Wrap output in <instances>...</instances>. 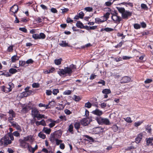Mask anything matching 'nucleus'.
Returning a JSON list of instances; mask_svg holds the SVG:
<instances>
[{
  "label": "nucleus",
  "mask_w": 153,
  "mask_h": 153,
  "mask_svg": "<svg viewBox=\"0 0 153 153\" xmlns=\"http://www.w3.org/2000/svg\"><path fill=\"white\" fill-rule=\"evenodd\" d=\"M116 8L119 12L121 13L122 17L123 19H127L131 16L132 12L125 10L123 7H117Z\"/></svg>",
  "instance_id": "f03ea898"
},
{
  "label": "nucleus",
  "mask_w": 153,
  "mask_h": 153,
  "mask_svg": "<svg viewBox=\"0 0 153 153\" xmlns=\"http://www.w3.org/2000/svg\"><path fill=\"white\" fill-rule=\"evenodd\" d=\"M96 76H97L96 75H95L94 74H92L91 75L89 79H90L91 80L95 78Z\"/></svg>",
  "instance_id": "0e129e2a"
},
{
  "label": "nucleus",
  "mask_w": 153,
  "mask_h": 153,
  "mask_svg": "<svg viewBox=\"0 0 153 153\" xmlns=\"http://www.w3.org/2000/svg\"><path fill=\"white\" fill-rule=\"evenodd\" d=\"M38 136L39 137L42 138L43 139H45L46 137L45 135L44 134L42 133L41 132H40Z\"/></svg>",
  "instance_id": "e433bc0d"
},
{
  "label": "nucleus",
  "mask_w": 153,
  "mask_h": 153,
  "mask_svg": "<svg viewBox=\"0 0 153 153\" xmlns=\"http://www.w3.org/2000/svg\"><path fill=\"white\" fill-rule=\"evenodd\" d=\"M9 72L12 74H14L17 72V70L13 68H11L9 70Z\"/></svg>",
  "instance_id": "c756f323"
},
{
  "label": "nucleus",
  "mask_w": 153,
  "mask_h": 153,
  "mask_svg": "<svg viewBox=\"0 0 153 153\" xmlns=\"http://www.w3.org/2000/svg\"><path fill=\"white\" fill-rule=\"evenodd\" d=\"M73 128V126L71 124L69 126L68 131L72 133Z\"/></svg>",
  "instance_id": "79ce46f5"
},
{
  "label": "nucleus",
  "mask_w": 153,
  "mask_h": 153,
  "mask_svg": "<svg viewBox=\"0 0 153 153\" xmlns=\"http://www.w3.org/2000/svg\"><path fill=\"white\" fill-rule=\"evenodd\" d=\"M62 60V59L61 58L56 59L54 60V62L56 65H59L61 64Z\"/></svg>",
  "instance_id": "cd10ccee"
},
{
  "label": "nucleus",
  "mask_w": 153,
  "mask_h": 153,
  "mask_svg": "<svg viewBox=\"0 0 153 153\" xmlns=\"http://www.w3.org/2000/svg\"><path fill=\"white\" fill-rule=\"evenodd\" d=\"M33 37L35 39H40L39 36V35L36 34H33L32 35Z\"/></svg>",
  "instance_id": "c03bdc74"
},
{
  "label": "nucleus",
  "mask_w": 153,
  "mask_h": 153,
  "mask_svg": "<svg viewBox=\"0 0 153 153\" xmlns=\"http://www.w3.org/2000/svg\"><path fill=\"white\" fill-rule=\"evenodd\" d=\"M112 128L115 131H117L118 130V127L116 125H114L112 127Z\"/></svg>",
  "instance_id": "e2e57ef3"
},
{
  "label": "nucleus",
  "mask_w": 153,
  "mask_h": 153,
  "mask_svg": "<svg viewBox=\"0 0 153 153\" xmlns=\"http://www.w3.org/2000/svg\"><path fill=\"white\" fill-rule=\"evenodd\" d=\"M9 114V117L8 118V121L9 122H11V121L13 120V117L16 116V114L12 110H10L8 112Z\"/></svg>",
  "instance_id": "39448f33"
},
{
  "label": "nucleus",
  "mask_w": 153,
  "mask_h": 153,
  "mask_svg": "<svg viewBox=\"0 0 153 153\" xmlns=\"http://www.w3.org/2000/svg\"><path fill=\"white\" fill-rule=\"evenodd\" d=\"M65 112L66 114L68 115H69L72 113L68 109H65Z\"/></svg>",
  "instance_id": "69168bd1"
},
{
  "label": "nucleus",
  "mask_w": 153,
  "mask_h": 153,
  "mask_svg": "<svg viewBox=\"0 0 153 153\" xmlns=\"http://www.w3.org/2000/svg\"><path fill=\"white\" fill-rule=\"evenodd\" d=\"M19 57L17 55H15L12 56L11 58L12 62H15L19 60Z\"/></svg>",
  "instance_id": "4be33fe9"
},
{
  "label": "nucleus",
  "mask_w": 153,
  "mask_h": 153,
  "mask_svg": "<svg viewBox=\"0 0 153 153\" xmlns=\"http://www.w3.org/2000/svg\"><path fill=\"white\" fill-rule=\"evenodd\" d=\"M32 139V137L31 135H28L26 137H24V139L22 140L26 142L30 141Z\"/></svg>",
  "instance_id": "b1692460"
},
{
  "label": "nucleus",
  "mask_w": 153,
  "mask_h": 153,
  "mask_svg": "<svg viewBox=\"0 0 153 153\" xmlns=\"http://www.w3.org/2000/svg\"><path fill=\"white\" fill-rule=\"evenodd\" d=\"M39 36L40 38L39 39H44L45 37V35L44 33H41L39 35Z\"/></svg>",
  "instance_id": "ea45409f"
},
{
  "label": "nucleus",
  "mask_w": 153,
  "mask_h": 153,
  "mask_svg": "<svg viewBox=\"0 0 153 153\" xmlns=\"http://www.w3.org/2000/svg\"><path fill=\"white\" fill-rule=\"evenodd\" d=\"M71 91L69 90H67L65 91L64 92V94L65 95H69L71 94Z\"/></svg>",
  "instance_id": "5fc2aeb1"
},
{
  "label": "nucleus",
  "mask_w": 153,
  "mask_h": 153,
  "mask_svg": "<svg viewBox=\"0 0 153 153\" xmlns=\"http://www.w3.org/2000/svg\"><path fill=\"white\" fill-rule=\"evenodd\" d=\"M32 91L31 90L25 91L21 94L20 97L21 98L26 97L30 95L32 93Z\"/></svg>",
  "instance_id": "9d476101"
},
{
  "label": "nucleus",
  "mask_w": 153,
  "mask_h": 153,
  "mask_svg": "<svg viewBox=\"0 0 153 153\" xmlns=\"http://www.w3.org/2000/svg\"><path fill=\"white\" fill-rule=\"evenodd\" d=\"M46 93L47 95H50L51 94L52 92L51 90H47Z\"/></svg>",
  "instance_id": "338daca9"
},
{
  "label": "nucleus",
  "mask_w": 153,
  "mask_h": 153,
  "mask_svg": "<svg viewBox=\"0 0 153 153\" xmlns=\"http://www.w3.org/2000/svg\"><path fill=\"white\" fill-rule=\"evenodd\" d=\"M1 75H4L6 77L10 76L11 75L8 72H3L2 73V74H1Z\"/></svg>",
  "instance_id": "603ef678"
},
{
  "label": "nucleus",
  "mask_w": 153,
  "mask_h": 153,
  "mask_svg": "<svg viewBox=\"0 0 153 153\" xmlns=\"http://www.w3.org/2000/svg\"><path fill=\"white\" fill-rule=\"evenodd\" d=\"M19 30L25 33H26L27 32V29L24 27H20L19 28Z\"/></svg>",
  "instance_id": "680f3d73"
},
{
  "label": "nucleus",
  "mask_w": 153,
  "mask_h": 153,
  "mask_svg": "<svg viewBox=\"0 0 153 153\" xmlns=\"http://www.w3.org/2000/svg\"><path fill=\"white\" fill-rule=\"evenodd\" d=\"M80 126V123H75L74 125L75 128L77 130H78Z\"/></svg>",
  "instance_id": "72a5a7b5"
},
{
  "label": "nucleus",
  "mask_w": 153,
  "mask_h": 153,
  "mask_svg": "<svg viewBox=\"0 0 153 153\" xmlns=\"http://www.w3.org/2000/svg\"><path fill=\"white\" fill-rule=\"evenodd\" d=\"M146 130L147 132L149 133H151L152 131V129L150 126H147L146 127Z\"/></svg>",
  "instance_id": "4c0bfd02"
},
{
  "label": "nucleus",
  "mask_w": 153,
  "mask_h": 153,
  "mask_svg": "<svg viewBox=\"0 0 153 153\" xmlns=\"http://www.w3.org/2000/svg\"><path fill=\"white\" fill-rule=\"evenodd\" d=\"M96 120L99 124H105L109 125L110 124L109 121L108 119L103 118L101 117L96 119Z\"/></svg>",
  "instance_id": "20e7f679"
},
{
  "label": "nucleus",
  "mask_w": 153,
  "mask_h": 153,
  "mask_svg": "<svg viewBox=\"0 0 153 153\" xmlns=\"http://www.w3.org/2000/svg\"><path fill=\"white\" fill-rule=\"evenodd\" d=\"M153 141V138H149L146 140V143L147 145H149L150 144L151 145H153V144H152Z\"/></svg>",
  "instance_id": "393cba45"
},
{
  "label": "nucleus",
  "mask_w": 153,
  "mask_h": 153,
  "mask_svg": "<svg viewBox=\"0 0 153 153\" xmlns=\"http://www.w3.org/2000/svg\"><path fill=\"white\" fill-rule=\"evenodd\" d=\"M92 106V104L88 102L85 104V107L88 108H90Z\"/></svg>",
  "instance_id": "473e14b6"
},
{
  "label": "nucleus",
  "mask_w": 153,
  "mask_h": 153,
  "mask_svg": "<svg viewBox=\"0 0 153 153\" xmlns=\"http://www.w3.org/2000/svg\"><path fill=\"white\" fill-rule=\"evenodd\" d=\"M143 122L141 121H138L136 122H135L134 123V126L135 127H138L140 126L142 123Z\"/></svg>",
  "instance_id": "c9c22d12"
},
{
  "label": "nucleus",
  "mask_w": 153,
  "mask_h": 153,
  "mask_svg": "<svg viewBox=\"0 0 153 153\" xmlns=\"http://www.w3.org/2000/svg\"><path fill=\"white\" fill-rule=\"evenodd\" d=\"M76 69V66L72 64L69 66L64 67L63 69H59L57 73L61 76L62 75L70 76Z\"/></svg>",
  "instance_id": "f257e3e1"
},
{
  "label": "nucleus",
  "mask_w": 153,
  "mask_h": 153,
  "mask_svg": "<svg viewBox=\"0 0 153 153\" xmlns=\"http://www.w3.org/2000/svg\"><path fill=\"white\" fill-rule=\"evenodd\" d=\"M73 100L76 101H79L81 100V98L79 96L74 95L73 98Z\"/></svg>",
  "instance_id": "7c9ffc66"
},
{
  "label": "nucleus",
  "mask_w": 153,
  "mask_h": 153,
  "mask_svg": "<svg viewBox=\"0 0 153 153\" xmlns=\"http://www.w3.org/2000/svg\"><path fill=\"white\" fill-rule=\"evenodd\" d=\"M31 109L30 108L29 106H26L25 107H24L22 109V111L24 113H26L28 111L30 110Z\"/></svg>",
  "instance_id": "412c9836"
},
{
  "label": "nucleus",
  "mask_w": 153,
  "mask_h": 153,
  "mask_svg": "<svg viewBox=\"0 0 153 153\" xmlns=\"http://www.w3.org/2000/svg\"><path fill=\"white\" fill-rule=\"evenodd\" d=\"M55 70V68H52L51 69L48 70L44 71L43 73L45 74H49L53 72Z\"/></svg>",
  "instance_id": "aec40b11"
},
{
  "label": "nucleus",
  "mask_w": 153,
  "mask_h": 153,
  "mask_svg": "<svg viewBox=\"0 0 153 153\" xmlns=\"http://www.w3.org/2000/svg\"><path fill=\"white\" fill-rule=\"evenodd\" d=\"M26 63V62L25 61H19V65L20 66H24Z\"/></svg>",
  "instance_id": "37998d69"
},
{
  "label": "nucleus",
  "mask_w": 153,
  "mask_h": 153,
  "mask_svg": "<svg viewBox=\"0 0 153 153\" xmlns=\"http://www.w3.org/2000/svg\"><path fill=\"white\" fill-rule=\"evenodd\" d=\"M76 25L78 27L80 28H83L84 27V25L83 24L82 22H80V21L77 22Z\"/></svg>",
  "instance_id": "bb28decb"
},
{
  "label": "nucleus",
  "mask_w": 153,
  "mask_h": 153,
  "mask_svg": "<svg viewBox=\"0 0 153 153\" xmlns=\"http://www.w3.org/2000/svg\"><path fill=\"white\" fill-rule=\"evenodd\" d=\"M143 137V134L142 133H140L138 135L137 137L136 138L135 142L137 143H139L141 139H142Z\"/></svg>",
  "instance_id": "dca6fc26"
},
{
  "label": "nucleus",
  "mask_w": 153,
  "mask_h": 153,
  "mask_svg": "<svg viewBox=\"0 0 153 153\" xmlns=\"http://www.w3.org/2000/svg\"><path fill=\"white\" fill-rule=\"evenodd\" d=\"M85 10L87 11L91 12L92 11L93 8L91 7H87L85 8Z\"/></svg>",
  "instance_id": "a18cd8bd"
},
{
  "label": "nucleus",
  "mask_w": 153,
  "mask_h": 153,
  "mask_svg": "<svg viewBox=\"0 0 153 153\" xmlns=\"http://www.w3.org/2000/svg\"><path fill=\"white\" fill-rule=\"evenodd\" d=\"M8 86L9 87H10L11 89L12 90L14 87V85L12 83L10 82L9 83Z\"/></svg>",
  "instance_id": "052dcab7"
},
{
  "label": "nucleus",
  "mask_w": 153,
  "mask_h": 153,
  "mask_svg": "<svg viewBox=\"0 0 153 153\" xmlns=\"http://www.w3.org/2000/svg\"><path fill=\"white\" fill-rule=\"evenodd\" d=\"M31 114L34 118L36 117L38 120L42 118H46L44 115L40 114L39 111L36 108H32Z\"/></svg>",
  "instance_id": "7ed1b4c3"
},
{
  "label": "nucleus",
  "mask_w": 153,
  "mask_h": 153,
  "mask_svg": "<svg viewBox=\"0 0 153 153\" xmlns=\"http://www.w3.org/2000/svg\"><path fill=\"white\" fill-rule=\"evenodd\" d=\"M19 141L20 144V146L23 148H27L29 145V143H27L26 142L24 141L22 139H19Z\"/></svg>",
  "instance_id": "423d86ee"
},
{
  "label": "nucleus",
  "mask_w": 153,
  "mask_h": 153,
  "mask_svg": "<svg viewBox=\"0 0 153 153\" xmlns=\"http://www.w3.org/2000/svg\"><path fill=\"white\" fill-rule=\"evenodd\" d=\"M124 119L125 121L128 123H131L132 122L131 118L130 117H127L126 118H124Z\"/></svg>",
  "instance_id": "f704fd0d"
},
{
  "label": "nucleus",
  "mask_w": 153,
  "mask_h": 153,
  "mask_svg": "<svg viewBox=\"0 0 153 153\" xmlns=\"http://www.w3.org/2000/svg\"><path fill=\"white\" fill-rule=\"evenodd\" d=\"M36 124L37 126H38L40 125H41L43 126H45L46 125L45 122L44 120H42L40 121L36 122Z\"/></svg>",
  "instance_id": "6ab92c4d"
},
{
  "label": "nucleus",
  "mask_w": 153,
  "mask_h": 153,
  "mask_svg": "<svg viewBox=\"0 0 153 153\" xmlns=\"http://www.w3.org/2000/svg\"><path fill=\"white\" fill-rule=\"evenodd\" d=\"M110 15V13H109L107 12L103 16L106 19H107L109 18Z\"/></svg>",
  "instance_id": "13d9d810"
},
{
  "label": "nucleus",
  "mask_w": 153,
  "mask_h": 153,
  "mask_svg": "<svg viewBox=\"0 0 153 153\" xmlns=\"http://www.w3.org/2000/svg\"><path fill=\"white\" fill-rule=\"evenodd\" d=\"M36 20L38 23H41L42 22V20L39 17H38L36 19Z\"/></svg>",
  "instance_id": "bf43d9fd"
},
{
  "label": "nucleus",
  "mask_w": 153,
  "mask_h": 153,
  "mask_svg": "<svg viewBox=\"0 0 153 153\" xmlns=\"http://www.w3.org/2000/svg\"><path fill=\"white\" fill-rule=\"evenodd\" d=\"M102 92L104 94H108L111 93V91L110 89H103Z\"/></svg>",
  "instance_id": "5701e85b"
},
{
  "label": "nucleus",
  "mask_w": 153,
  "mask_h": 153,
  "mask_svg": "<svg viewBox=\"0 0 153 153\" xmlns=\"http://www.w3.org/2000/svg\"><path fill=\"white\" fill-rule=\"evenodd\" d=\"M29 151L30 152H32L33 153H34V151L33 150V148L31 146L29 145L27 147Z\"/></svg>",
  "instance_id": "864d4df0"
},
{
  "label": "nucleus",
  "mask_w": 153,
  "mask_h": 153,
  "mask_svg": "<svg viewBox=\"0 0 153 153\" xmlns=\"http://www.w3.org/2000/svg\"><path fill=\"white\" fill-rule=\"evenodd\" d=\"M58 132H56L55 133H51V134L50 140L53 143L54 142L55 140L56 141V140L57 139L56 138V135L57 134Z\"/></svg>",
  "instance_id": "6e6552de"
},
{
  "label": "nucleus",
  "mask_w": 153,
  "mask_h": 153,
  "mask_svg": "<svg viewBox=\"0 0 153 153\" xmlns=\"http://www.w3.org/2000/svg\"><path fill=\"white\" fill-rule=\"evenodd\" d=\"M3 138L4 140V145H7L11 143V141L9 139L8 137L5 136L3 137Z\"/></svg>",
  "instance_id": "2eb2a0df"
},
{
  "label": "nucleus",
  "mask_w": 153,
  "mask_h": 153,
  "mask_svg": "<svg viewBox=\"0 0 153 153\" xmlns=\"http://www.w3.org/2000/svg\"><path fill=\"white\" fill-rule=\"evenodd\" d=\"M93 114L98 116H100L102 114V112L98 109H96L92 111Z\"/></svg>",
  "instance_id": "a211bd4d"
},
{
  "label": "nucleus",
  "mask_w": 153,
  "mask_h": 153,
  "mask_svg": "<svg viewBox=\"0 0 153 153\" xmlns=\"http://www.w3.org/2000/svg\"><path fill=\"white\" fill-rule=\"evenodd\" d=\"M112 19L114 22H120L121 20V17L118 16L117 15H113L111 17Z\"/></svg>",
  "instance_id": "9b49d317"
},
{
  "label": "nucleus",
  "mask_w": 153,
  "mask_h": 153,
  "mask_svg": "<svg viewBox=\"0 0 153 153\" xmlns=\"http://www.w3.org/2000/svg\"><path fill=\"white\" fill-rule=\"evenodd\" d=\"M90 119L88 118H84L81 121L80 123L83 126H86L90 123Z\"/></svg>",
  "instance_id": "0eeeda50"
},
{
  "label": "nucleus",
  "mask_w": 153,
  "mask_h": 153,
  "mask_svg": "<svg viewBox=\"0 0 153 153\" xmlns=\"http://www.w3.org/2000/svg\"><path fill=\"white\" fill-rule=\"evenodd\" d=\"M84 15V13L82 12H80L79 13V16L81 19H82L83 18V16Z\"/></svg>",
  "instance_id": "de8ad7c7"
},
{
  "label": "nucleus",
  "mask_w": 153,
  "mask_h": 153,
  "mask_svg": "<svg viewBox=\"0 0 153 153\" xmlns=\"http://www.w3.org/2000/svg\"><path fill=\"white\" fill-rule=\"evenodd\" d=\"M51 11L53 13H55L57 12V11L56 9L54 8H52L51 10Z\"/></svg>",
  "instance_id": "774afa93"
},
{
  "label": "nucleus",
  "mask_w": 153,
  "mask_h": 153,
  "mask_svg": "<svg viewBox=\"0 0 153 153\" xmlns=\"http://www.w3.org/2000/svg\"><path fill=\"white\" fill-rule=\"evenodd\" d=\"M32 86L33 88H37L39 87V84L38 83H33L32 85Z\"/></svg>",
  "instance_id": "58836bf2"
},
{
  "label": "nucleus",
  "mask_w": 153,
  "mask_h": 153,
  "mask_svg": "<svg viewBox=\"0 0 153 153\" xmlns=\"http://www.w3.org/2000/svg\"><path fill=\"white\" fill-rule=\"evenodd\" d=\"M59 90L58 89H54L53 90V94L56 95L57 94L59 93Z\"/></svg>",
  "instance_id": "3c124183"
},
{
  "label": "nucleus",
  "mask_w": 153,
  "mask_h": 153,
  "mask_svg": "<svg viewBox=\"0 0 153 153\" xmlns=\"http://www.w3.org/2000/svg\"><path fill=\"white\" fill-rule=\"evenodd\" d=\"M33 62V61L31 59H29L27 60L26 62V63L27 64H32Z\"/></svg>",
  "instance_id": "6e6d98bb"
},
{
  "label": "nucleus",
  "mask_w": 153,
  "mask_h": 153,
  "mask_svg": "<svg viewBox=\"0 0 153 153\" xmlns=\"http://www.w3.org/2000/svg\"><path fill=\"white\" fill-rule=\"evenodd\" d=\"M122 4H123L126 5V6H128L132 7L133 6V4L131 2H123L122 3Z\"/></svg>",
  "instance_id": "2f4dec72"
},
{
  "label": "nucleus",
  "mask_w": 153,
  "mask_h": 153,
  "mask_svg": "<svg viewBox=\"0 0 153 153\" xmlns=\"http://www.w3.org/2000/svg\"><path fill=\"white\" fill-rule=\"evenodd\" d=\"M59 44L62 47H70V46L68 45V43L66 41H62Z\"/></svg>",
  "instance_id": "f3484780"
},
{
  "label": "nucleus",
  "mask_w": 153,
  "mask_h": 153,
  "mask_svg": "<svg viewBox=\"0 0 153 153\" xmlns=\"http://www.w3.org/2000/svg\"><path fill=\"white\" fill-rule=\"evenodd\" d=\"M50 121L51 123H50L49 124V126L50 128H52L55 125V123H56V121H53L52 119H50L49 120Z\"/></svg>",
  "instance_id": "c85d7f7f"
},
{
  "label": "nucleus",
  "mask_w": 153,
  "mask_h": 153,
  "mask_svg": "<svg viewBox=\"0 0 153 153\" xmlns=\"http://www.w3.org/2000/svg\"><path fill=\"white\" fill-rule=\"evenodd\" d=\"M11 124V126H13L14 127L16 128L18 130H20L21 128L20 126L16 122L14 121H11L10 122Z\"/></svg>",
  "instance_id": "ddd939ff"
},
{
  "label": "nucleus",
  "mask_w": 153,
  "mask_h": 153,
  "mask_svg": "<svg viewBox=\"0 0 153 153\" xmlns=\"http://www.w3.org/2000/svg\"><path fill=\"white\" fill-rule=\"evenodd\" d=\"M96 128L98 132H102L103 130V128L100 127H96Z\"/></svg>",
  "instance_id": "a19ab883"
},
{
  "label": "nucleus",
  "mask_w": 153,
  "mask_h": 153,
  "mask_svg": "<svg viewBox=\"0 0 153 153\" xmlns=\"http://www.w3.org/2000/svg\"><path fill=\"white\" fill-rule=\"evenodd\" d=\"M134 28L135 29H139L140 27V25H139L138 24H134Z\"/></svg>",
  "instance_id": "09e8293b"
},
{
  "label": "nucleus",
  "mask_w": 153,
  "mask_h": 153,
  "mask_svg": "<svg viewBox=\"0 0 153 153\" xmlns=\"http://www.w3.org/2000/svg\"><path fill=\"white\" fill-rule=\"evenodd\" d=\"M43 131L46 134H49L51 132V130L50 128H48L46 127H44Z\"/></svg>",
  "instance_id": "a878e982"
},
{
  "label": "nucleus",
  "mask_w": 153,
  "mask_h": 153,
  "mask_svg": "<svg viewBox=\"0 0 153 153\" xmlns=\"http://www.w3.org/2000/svg\"><path fill=\"white\" fill-rule=\"evenodd\" d=\"M18 10V7L17 5L15 4L12 6L10 8V10L14 13L17 12Z\"/></svg>",
  "instance_id": "4468645a"
},
{
  "label": "nucleus",
  "mask_w": 153,
  "mask_h": 153,
  "mask_svg": "<svg viewBox=\"0 0 153 153\" xmlns=\"http://www.w3.org/2000/svg\"><path fill=\"white\" fill-rule=\"evenodd\" d=\"M131 78L128 76L123 77L121 79L120 83H127L129 82L131 80Z\"/></svg>",
  "instance_id": "1a4fd4ad"
},
{
  "label": "nucleus",
  "mask_w": 153,
  "mask_h": 153,
  "mask_svg": "<svg viewBox=\"0 0 153 153\" xmlns=\"http://www.w3.org/2000/svg\"><path fill=\"white\" fill-rule=\"evenodd\" d=\"M141 7L143 9H147V5L144 4H142L141 5Z\"/></svg>",
  "instance_id": "4d7b16f0"
},
{
  "label": "nucleus",
  "mask_w": 153,
  "mask_h": 153,
  "mask_svg": "<svg viewBox=\"0 0 153 153\" xmlns=\"http://www.w3.org/2000/svg\"><path fill=\"white\" fill-rule=\"evenodd\" d=\"M106 32H111L114 30L113 29L109 27H106L104 28Z\"/></svg>",
  "instance_id": "49530a36"
},
{
  "label": "nucleus",
  "mask_w": 153,
  "mask_h": 153,
  "mask_svg": "<svg viewBox=\"0 0 153 153\" xmlns=\"http://www.w3.org/2000/svg\"><path fill=\"white\" fill-rule=\"evenodd\" d=\"M1 90L5 93H7L11 91L10 87L7 86H3L1 87Z\"/></svg>",
  "instance_id": "f8f14e48"
},
{
  "label": "nucleus",
  "mask_w": 153,
  "mask_h": 153,
  "mask_svg": "<svg viewBox=\"0 0 153 153\" xmlns=\"http://www.w3.org/2000/svg\"><path fill=\"white\" fill-rule=\"evenodd\" d=\"M13 134L14 136L18 137L20 136V134L17 131H15L13 132Z\"/></svg>",
  "instance_id": "8fccbe9b"
}]
</instances>
